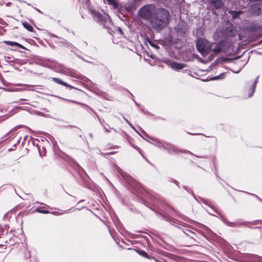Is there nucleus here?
<instances>
[{"label":"nucleus","mask_w":262,"mask_h":262,"mask_svg":"<svg viewBox=\"0 0 262 262\" xmlns=\"http://www.w3.org/2000/svg\"><path fill=\"white\" fill-rule=\"evenodd\" d=\"M92 13L93 15V16L94 18L97 21H103L104 19V16L101 15L100 13L95 11H92Z\"/></svg>","instance_id":"obj_8"},{"label":"nucleus","mask_w":262,"mask_h":262,"mask_svg":"<svg viewBox=\"0 0 262 262\" xmlns=\"http://www.w3.org/2000/svg\"><path fill=\"white\" fill-rule=\"evenodd\" d=\"M235 31L233 26H230L225 29L224 34L226 37H230L234 35Z\"/></svg>","instance_id":"obj_4"},{"label":"nucleus","mask_w":262,"mask_h":262,"mask_svg":"<svg viewBox=\"0 0 262 262\" xmlns=\"http://www.w3.org/2000/svg\"><path fill=\"white\" fill-rule=\"evenodd\" d=\"M52 80L55 82H56V83H57L58 84H60L61 85H64V86H65L66 87H69V88H73V86H71L70 85H69L67 83L63 82V81H62L59 78H52Z\"/></svg>","instance_id":"obj_9"},{"label":"nucleus","mask_w":262,"mask_h":262,"mask_svg":"<svg viewBox=\"0 0 262 262\" xmlns=\"http://www.w3.org/2000/svg\"><path fill=\"white\" fill-rule=\"evenodd\" d=\"M212 45L210 52H213L214 53H220L222 49V45L221 42L219 43H211Z\"/></svg>","instance_id":"obj_7"},{"label":"nucleus","mask_w":262,"mask_h":262,"mask_svg":"<svg viewBox=\"0 0 262 262\" xmlns=\"http://www.w3.org/2000/svg\"><path fill=\"white\" fill-rule=\"evenodd\" d=\"M135 131H136V132H137V133H138V135H140V133H138V132H137V130H135Z\"/></svg>","instance_id":"obj_24"},{"label":"nucleus","mask_w":262,"mask_h":262,"mask_svg":"<svg viewBox=\"0 0 262 262\" xmlns=\"http://www.w3.org/2000/svg\"><path fill=\"white\" fill-rule=\"evenodd\" d=\"M212 46L211 43L204 39L200 38L196 42L197 49L203 56H206L210 52Z\"/></svg>","instance_id":"obj_3"},{"label":"nucleus","mask_w":262,"mask_h":262,"mask_svg":"<svg viewBox=\"0 0 262 262\" xmlns=\"http://www.w3.org/2000/svg\"><path fill=\"white\" fill-rule=\"evenodd\" d=\"M22 25L23 27L26 29L27 30L30 32H32L33 30V28L31 25H30L29 23L27 22H23Z\"/></svg>","instance_id":"obj_13"},{"label":"nucleus","mask_w":262,"mask_h":262,"mask_svg":"<svg viewBox=\"0 0 262 262\" xmlns=\"http://www.w3.org/2000/svg\"><path fill=\"white\" fill-rule=\"evenodd\" d=\"M240 71H241V70H239L238 71H234V72L235 73H238Z\"/></svg>","instance_id":"obj_22"},{"label":"nucleus","mask_w":262,"mask_h":262,"mask_svg":"<svg viewBox=\"0 0 262 262\" xmlns=\"http://www.w3.org/2000/svg\"><path fill=\"white\" fill-rule=\"evenodd\" d=\"M170 14L165 9H158L155 16L150 20V24L156 30H161L169 24Z\"/></svg>","instance_id":"obj_1"},{"label":"nucleus","mask_w":262,"mask_h":262,"mask_svg":"<svg viewBox=\"0 0 262 262\" xmlns=\"http://www.w3.org/2000/svg\"><path fill=\"white\" fill-rule=\"evenodd\" d=\"M242 13V11H230L229 13L232 15L233 18H237L238 15Z\"/></svg>","instance_id":"obj_14"},{"label":"nucleus","mask_w":262,"mask_h":262,"mask_svg":"<svg viewBox=\"0 0 262 262\" xmlns=\"http://www.w3.org/2000/svg\"><path fill=\"white\" fill-rule=\"evenodd\" d=\"M261 42H262V40H261Z\"/></svg>","instance_id":"obj_26"},{"label":"nucleus","mask_w":262,"mask_h":262,"mask_svg":"<svg viewBox=\"0 0 262 262\" xmlns=\"http://www.w3.org/2000/svg\"><path fill=\"white\" fill-rule=\"evenodd\" d=\"M258 77H259V76H257V77L256 78V79L254 80V81L253 82L251 87V89H250V93H249V97H251L254 91H255V88H256V84L258 82Z\"/></svg>","instance_id":"obj_11"},{"label":"nucleus","mask_w":262,"mask_h":262,"mask_svg":"<svg viewBox=\"0 0 262 262\" xmlns=\"http://www.w3.org/2000/svg\"><path fill=\"white\" fill-rule=\"evenodd\" d=\"M118 31L119 32H120V34H121L123 33L122 30H121V28H119L118 29Z\"/></svg>","instance_id":"obj_20"},{"label":"nucleus","mask_w":262,"mask_h":262,"mask_svg":"<svg viewBox=\"0 0 262 262\" xmlns=\"http://www.w3.org/2000/svg\"><path fill=\"white\" fill-rule=\"evenodd\" d=\"M108 4L111 5L114 8L117 9L118 8V2L117 0H106Z\"/></svg>","instance_id":"obj_12"},{"label":"nucleus","mask_w":262,"mask_h":262,"mask_svg":"<svg viewBox=\"0 0 262 262\" xmlns=\"http://www.w3.org/2000/svg\"><path fill=\"white\" fill-rule=\"evenodd\" d=\"M168 65L173 70H179L185 67V65L183 63H178L174 61H170Z\"/></svg>","instance_id":"obj_6"},{"label":"nucleus","mask_w":262,"mask_h":262,"mask_svg":"<svg viewBox=\"0 0 262 262\" xmlns=\"http://www.w3.org/2000/svg\"><path fill=\"white\" fill-rule=\"evenodd\" d=\"M135 131H136V132H137V133H138V135H140V133H138V132H137V130H135Z\"/></svg>","instance_id":"obj_25"},{"label":"nucleus","mask_w":262,"mask_h":262,"mask_svg":"<svg viewBox=\"0 0 262 262\" xmlns=\"http://www.w3.org/2000/svg\"><path fill=\"white\" fill-rule=\"evenodd\" d=\"M179 151H180V150H179L176 147H174V146H171L169 149H168V152L170 154H172V153H177Z\"/></svg>","instance_id":"obj_16"},{"label":"nucleus","mask_w":262,"mask_h":262,"mask_svg":"<svg viewBox=\"0 0 262 262\" xmlns=\"http://www.w3.org/2000/svg\"><path fill=\"white\" fill-rule=\"evenodd\" d=\"M158 9L154 5L150 4L142 7L139 11V15L144 20H148L150 23Z\"/></svg>","instance_id":"obj_2"},{"label":"nucleus","mask_w":262,"mask_h":262,"mask_svg":"<svg viewBox=\"0 0 262 262\" xmlns=\"http://www.w3.org/2000/svg\"><path fill=\"white\" fill-rule=\"evenodd\" d=\"M26 127V126H24V125H21L17 126L16 127V128H20V127Z\"/></svg>","instance_id":"obj_21"},{"label":"nucleus","mask_w":262,"mask_h":262,"mask_svg":"<svg viewBox=\"0 0 262 262\" xmlns=\"http://www.w3.org/2000/svg\"><path fill=\"white\" fill-rule=\"evenodd\" d=\"M4 42L8 46H17L21 49H25L24 47L18 42L11 41H5Z\"/></svg>","instance_id":"obj_10"},{"label":"nucleus","mask_w":262,"mask_h":262,"mask_svg":"<svg viewBox=\"0 0 262 262\" xmlns=\"http://www.w3.org/2000/svg\"><path fill=\"white\" fill-rule=\"evenodd\" d=\"M225 77V73H222L220 75L214 76L211 78L212 80L223 79Z\"/></svg>","instance_id":"obj_15"},{"label":"nucleus","mask_w":262,"mask_h":262,"mask_svg":"<svg viewBox=\"0 0 262 262\" xmlns=\"http://www.w3.org/2000/svg\"><path fill=\"white\" fill-rule=\"evenodd\" d=\"M210 6L215 9H218L222 8L223 6V3L222 0H212L210 1Z\"/></svg>","instance_id":"obj_5"},{"label":"nucleus","mask_w":262,"mask_h":262,"mask_svg":"<svg viewBox=\"0 0 262 262\" xmlns=\"http://www.w3.org/2000/svg\"><path fill=\"white\" fill-rule=\"evenodd\" d=\"M63 213V212L60 213L59 212H53V214H55V215H61V214H62Z\"/></svg>","instance_id":"obj_19"},{"label":"nucleus","mask_w":262,"mask_h":262,"mask_svg":"<svg viewBox=\"0 0 262 262\" xmlns=\"http://www.w3.org/2000/svg\"><path fill=\"white\" fill-rule=\"evenodd\" d=\"M105 131H106V132H109V130H108L107 129L105 128Z\"/></svg>","instance_id":"obj_23"},{"label":"nucleus","mask_w":262,"mask_h":262,"mask_svg":"<svg viewBox=\"0 0 262 262\" xmlns=\"http://www.w3.org/2000/svg\"><path fill=\"white\" fill-rule=\"evenodd\" d=\"M36 211L39 213L46 214L49 213V211L46 210H41L40 209H37Z\"/></svg>","instance_id":"obj_17"},{"label":"nucleus","mask_w":262,"mask_h":262,"mask_svg":"<svg viewBox=\"0 0 262 262\" xmlns=\"http://www.w3.org/2000/svg\"><path fill=\"white\" fill-rule=\"evenodd\" d=\"M124 119L125 121L130 125V126L133 128L135 130H136V128L134 127V126L127 120L125 117H124Z\"/></svg>","instance_id":"obj_18"}]
</instances>
